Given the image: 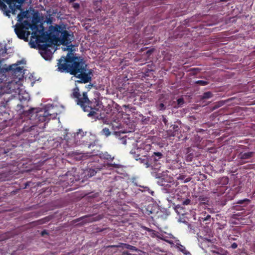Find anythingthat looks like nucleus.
I'll return each mask as SVG.
<instances>
[{
	"mask_svg": "<svg viewBox=\"0 0 255 255\" xmlns=\"http://www.w3.org/2000/svg\"><path fill=\"white\" fill-rule=\"evenodd\" d=\"M29 185V183L28 182L26 183H25V188H26L27 186Z\"/></svg>",
	"mask_w": 255,
	"mask_h": 255,
	"instance_id": "obj_49",
	"label": "nucleus"
},
{
	"mask_svg": "<svg viewBox=\"0 0 255 255\" xmlns=\"http://www.w3.org/2000/svg\"><path fill=\"white\" fill-rule=\"evenodd\" d=\"M25 15L26 14L25 13V12H23L22 13L21 12L18 14V18L19 20H20L22 19L25 16Z\"/></svg>",
	"mask_w": 255,
	"mask_h": 255,
	"instance_id": "obj_33",
	"label": "nucleus"
},
{
	"mask_svg": "<svg viewBox=\"0 0 255 255\" xmlns=\"http://www.w3.org/2000/svg\"><path fill=\"white\" fill-rule=\"evenodd\" d=\"M24 27L22 24L16 25L14 31L17 37L19 39L27 40V38L25 35V31L24 30Z\"/></svg>",
	"mask_w": 255,
	"mask_h": 255,
	"instance_id": "obj_9",
	"label": "nucleus"
},
{
	"mask_svg": "<svg viewBox=\"0 0 255 255\" xmlns=\"http://www.w3.org/2000/svg\"><path fill=\"white\" fill-rule=\"evenodd\" d=\"M159 174H160V173H157V174H156V177H157V178H159V177H160Z\"/></svg>",
	"mask_w": 255,
	"mask_h": 255,
	"instance_id": "obj_48",
	"label": "nucleus"
},
{
	"mask_svg": "<svg viewBox=\"0 0 255 255\" xmlns=\"http://www.w3.org/2000/svg\"><path fill=\"white\" fill-rule=\"evenodd\" d=\"M157 108L159 110H164L166 109V106L163 103L157 104Z\"/></svg>",
	"mask_w": 255,
	"mask_h": 255,
	"instance_id": "obj_31",
	"label": "nucleus"
},
{
	"mask_svg": "<svg viewBox=\"0 0 255 255\" xmlns=\"http://www.w3.org/2000/svg\"><path fill=\"white\" fill-rule=\"evenodd\" d=\"M176 247L184 255H191L190 253L186 249L185 247L180 244L177 243Z\"/></svg>",
	"mask_w": 255,
	"mask_h": 255,
	"instance_id": "obj_19",
	"label": "nucleus"
},
{
	"mask_svg": "<svg viewBox=\"0 0 255 255\" xmlns=\"http://www.w3.org/2000/svg\"><path fill=\"white\" fill-rule=\"evenodd\" d=\"M195 84H198L201 86H205L209 84V82L207 81L203 80H198L195 82Z\"/></svg>",
	"mask_w": 255,
	"mask_h": 255,
	"instance_id": "obj_25",
	"label": "nucleus"
},
{
	"mask_svg": "<svg viewBox=\"0 0 255 255\" xmlns=\"http://www.w3.org/2000/svg\"><path fill=\"white\" fill-rule=\"evenodd\" d=\"M213 94L211 92H206L203 94L202 96H201V100H205V99H208L212 97H213Z\"/></svg>",
	"mask_w": 255,
	"mask_h": 255,
	"instance_id": "obj_23",
	"label": "nucleus"
},
{
	"mask_svg": "<svg viewBox=\"0 0 255 255\" xmlns=\"http://www.w3.org/2000/svg\"><path fill=\"white\" fill-rule=\"evenodd\" d=\"M167 243L170 244H173V241H170V240H165Z\"/></svg>",
	"mask_w": 255,
	"mask_h": 255,
	"instance_id": "obj_45",
	"label": "nucleus"
},
{
	"mask_svg": "<svg viewBox=\"0 0 255 255\" xmlns=\"http://www.w3.org/2000/svg\"><path fill=\"white\" fill-rule=\"evenodd\" d=\"M76 220L77 221H80L81 220H82V223H83V224L87 223H91L96 221L95 220H94V218L92 216H83L77 219Z\"/></svg>",
	"mask_w": 255,
	"mask_h": 255,
	"instance_id": "obj_17",
	"label": "nucleus"
},
{
	"mask_svg": "<svg viewBox=\"0 0 255 255\" xmlns=\"http://www.w3.org/2000/svg\"><path fill=\"white\" fill-rule=\"evenodd\" d=\"M44 233H46V231H43L42 232V235H44Z\"/></svg>",
	"mask_w": 255,
	"mask_h": 255,
	"instance_id": "obj_50",
	"label": "nucleus"
},
{
	"mask_svg": "<svg viewBox=\"0 0 255 255\" xmlns=\"http://www.w3.org/2000/svg\"><path fill=\"white\" fill-rule=\"evenodd\" d=\"M87 66L83 59L75 56L71 51L58 60L57 70L79 78L76 83H87L91 80L92 73L91 70L87 71Z\"/></svg>",
	"mask_w": 255,
	"mask_h": 255,
	"instance_id": "obj_1",
	"label": "nucleus"
},
{
	"mask_svg": "<svg viewBox=\"0 0 255 255\" xmlns=\"http://www.w3.org/2000/svg\"><path fill=\"white\" fill-rule=\"evenodd\" d=\"M97 154L95 155L92 154L91 153H86L83 154L81 156L82 160H84L85 159L88 158L89 157H91L92 159L94 160H97V161H92L89 162L90 164L88 166V175L90 177L95 175L98 171H100L103 168H120L122 167V165L120 164L115 163H107V164H105L100 162V160L102 161V158L106 159L108 161H112L113 160L114 157L112 156L111 155L108 154V152L103 153L100 157L97 156Z\"/></svg>",
	"mask_w": 255,
	"mask_h": 255,
	"instance_id": "obj_2",
	"label": "nucleus"
},
{
	"mask_svg": "<svg viewBox=\"0 0 255 255\" xmlns=\"http://www.w3.org/2000/svg\"><path fill=\"white\" fill-rule=\"evenodd\" d=\"M254 153L255 152L253 151L245 153L241 152L239 154V157L241 159H249L253 156Z\"/></svg>",
	"mask_w": 255,
	"mask_h": 255,
	"instance_id": "obj_15",
	"label": "nucleus"
},
{
	"mask_svg": "<svg viewBox=\"0 0 255 255\" xmlns=\"http://www.w3.org/2000/svg\"><path fill=\"white\" fill-rule=\"evenodd\" d=\"M5 179L2 177V175L0 174V182L4 181Z\"/></svg>",
	"mask_w": 255,
	"mask_h": 255,
	"instance_id": "obj_43",
	"label": "nucleus"
},
{
	"mask_svg": "<svg viewBox=\"0 0 255 255\" xmlns=\"http://www.w3.org/2000/svg\"><path fill=\"white\" fill-rule=\"evenodd\" d=\"M180 124V123H178V124L175 123L170 126L169 129L167 131L169 136H177L180 138L181 130V127L179 126Z\"/></svg>",
	"mask_w": 255,
	"mask_h": 255,
	"instance_id": "obj_8",
	"label": "nucleus"
},
{
	"mask_svg": "<svg viewBox=\"0 0 255 255\" xmlns=\"http://www.w3.org/2000/svg\"><path fill=\"white\" fill-rule=\"evenodd\" d=\"M211 219V216L210 215H208L206 216V217L204 218H202V220L203 221H210Z\"/></svg>",
	"mask_w": 255,
	"mask_h": 255,
	"instance_id": "obj_35",
	"label": "nucleus"
},
{
	"mask_svg": "<svg viewBox=\"0 0 255 255\" xmlns=\"http://www.w3.org/2000/svg\"><path fill=\"white\" fill-rule=\"evenodd\" d=\"M41 55L45 60H48L51 57V53L49 50H45V51L41 52Z\"/></svg>",
	"mask_w": 255,
	"mask_h": 255,
	"instance_id": "obj_22",
	"label": "nucleus"
},
{
	"mask_svg": "<svg viewBox=\"0 0 255 255\" xmlns=\"http://www.w3.org/2000/svg\"><path fill=\"white\" fill-rule=\"evenodd\" d=\"M153 52V49H149L146 51V54L150 55Z\"/></svg>",
	"mask_w": 255,
	"mask_h": 255,
	"instance_id": "obj_41",
	"label": "nucleus"
},
{
	"mask_svg": "<svg viewBox=\"0 0 255 255\" xmlns=\"http://www.w3.org/2000/svg\"><path fill=\"white\" fill-rule=\"evenodd\" d=\"M99 3H101V1H96L94 2V5H98Z\"/></svg>",
	"mask_w": 255,
	"mask_h": 255,
	"instance_id": "obj_47",
	"label": "nucleus"
},
{
	"mask_svg": "<svg viewBox=\"0 0 255 255\" xmlns=\"http://www.w3.org/2000/svg\"><path fill=\"white\" fill-rule=\"evenodd\" d=\"M50 33L48 34L47 33H45L43 32L39 38H37V40L41 42L42 43H47V40L48 39V37H49Z\"/></svg>",
	"mask_w": 255,
	"mask_h": 255,
	"instance_id": "obj_20",
	"label": "nucleus"
},
{
	"mask_svg": "<svg viewBox=\"0 0 255 255\" xmlns=\"http://www.w3.org/2000/svg\"><path fill=\"white\" fill-rule=\"evenodd\" d=\"M35 126H31L30 128H24V131H30Z\"/></svg>",
	"mask_w": 255,
	"mask_h": 255,
	"instance_id": "obj_40",
	"label": "nucleus"
},
{
	"mask_svg": "<svg viewBox=\"0 0 255 255\" xmlns=\"http://www.w3.org/2000/svg\"><path fill=\"white\" fill-rule=\"evenodd\" d=\"M59 37L57 35L50 33L49 37L47 40V43L51 47L53 44H55L58 41Z\"/></svg>",
	"mask_w": 255,
	"mask_h": 255,
	"instance_id": "obj_14",
	"label": "nucleus"
},
{
	"mask_svg": "<svg viewBox=\"0 0 255 255\" xmlns=\"http://www.w3.org/2000/svg\"><path fill=\"white\" fill-rule=\"evenodd\" d=\"M70 34L69 32L66 30H63L61 33L60 42L64 45H68L71 42V39L69 38Z\"/></svg>",
	"mask_w": 255,
	"mask_h": 255,
	"instance_id": "obj_10",
	"label": "nucleus"
},
{
	"mask_svg": "<svg viewBox=\"0 0 255 255\" xmlns=\"http://www.w3.org/2000/svg\"><path fill=\"white\" fill-rule=\"evenodd\" d=\"M160 120L164 124L165 126H167L168 125V120L166 118V116L165 115H161V118Z\"/></svg>",
	"mask_w": 255,
	"mask_h": 255,
	"instance_id": "obj_26",
	"label": "nucleus"
},
{
	"mask_svg": "<svg viewBox=\"0 0 255 255\" xmlns=\"http://www.w3.org/2000/svg\"><path fill=\"white\" fill-rule=\"evenodd\" d=\"M20 61H18L17 64L9 65L5 69V71H12L14 73L19 72L22 70V68L18 67V65L20 64Z\"/></svg>",
	"mask_w": 255,
	"mask_h": 255,
	"instance_id": "obj_13",
	"label": "nucleus"
},
{
	"mask_svg": "<svg viewBox=\"0 0 255 255\" xmlns=\"http://www.w3.org/2000/svg\"><path fill=\"white\" fill-rule=\"evenodd\" d=\"M73 98L76 99L78 105H80L84 112H89L88 116L91 117L97 115L96 112L100 111L102 108V104L98 99H94L90 101L88 98L87 92H83L82 97L79 92L78 87H76L73 90L71 95Z\"/></svg>",
	"mask_w": 255,
	"mask_h": 255,
	"instance_id": "obj_3",
	"label": "nucleus"
},
{
	"mask_svg": "<svg viewBox=\"0 0 255 255\" xmlns=\"http://www.w3.org/2000/svg\"><path fill=\"white\" fill-rule=\"evenodd\" d=\"M223 105V103L222 102L216 103L213 107H212L211 108V110L212 111H213L219 108V107L222 106Z\"/></svg>",
	"mask_w": 255,
	"mask_h": 255,
	"instance_id": "obj_28",
	"label": "nucleus"
},
{
	"mask_svg": "<svg viewBox=\"0 0 255 255\" xmlns=\"http://www.w3.org/2000/svg\"><path fill=\"white\" fill-rule=\"evenodd\" d=\"M177 102L179 106H181L184 104V100L182 98L177 99Z\"/></svg>",
	"mask_w": 255,
	"mask_h": 255,
	"instance_id": "obj_32",
	"label": "nucleus"
},
{
	"mask_svg": "<svg viewBox=\"0 0 255 255\" xmlns=\"http://www.w3.org/2000/svg\"><path fill=\"white\" fill-rule=\"evenodd\" d=\"M76 0H68V3H72L74 2Z\"/></svg>",
	"mask_w": 255,
	"mask_h": 255,
	"instance_id": "obj_46",
	"label": "nucleus"
},
{
	"mask_svg": "<svg viewBox=\"0 0 255 255\" xmlns=\"http://www.w3.org/2000/svg\"><path fill=\"white\" fill-rule=\"evenodd\" d=\"M198 201L201 204H208L209 202V198L204 195L200 196L198 198Z\"/></svg>",
	"mask_w": 255,
	"mask_h": 255,
	"instance_id": "obj_21",
	"label": "nucleus"
},
{
	"mask_svg": "<svg viewBox=\"0 0 255 255\" xmlns=\"http://www.w3.org/2000/svg\"><path fill=\"white\" fill-rule=\"evenodd\" d=\"M119 121L116 122L114 121L113 122L111 123V126L112 127L111 128L114 130L115 134L117 135L118 132H120L121 131H117V129H119L121 127V123H119Z\"/></svg>",
	"mask_w": 255,
	"mask_h": 255,
	"instance_id": "obj_18",
	"label": "nucleus"
},
{
	"mask_svg": "<svg viewBox=\"0 0 255 255\" xmlns=\"http://www.w3.org/2000/svg\"><path fill=\"white\" fill-rule=\"evenodd\" d=\"M64 27L59 25H55V26H51L49 28V31L50 33L57 35L58 37L60 33H62Z\"/></svg>",
	"mask_w": 255,
	"mask_h": 255,
	"instance_id": "obj_12",
	"label": "nucleus"
},
{
	"mask_svg": "<svg viewBox=\"0 0 255 255\" xmlns=\"http://www.w3.org/2000/svg\"><path fill=\"white\" fill-rule=\"evenodd\" d=\"M50 46L48 45L47 43H43L42 44L39 45V49L41 50V51H45V50H48V48Z\"/></svg>",
	"mask_w": 255,
	"mask_h": 255,
	"instance_id": "obj_24",
	"label": "nucleus"
},
{
	"mask_svg": "<svg viewBox=\"0 0 255 255\" xmlns=\"http://www.w3.org/2000/svg\"><path fill=\"white\" fill-rule=\"evenodd\" d=\"M24 1V0H0V9L9 17L10 12L15 14L16 9L21 10V4Z\"/></svg>",
	"mask_w": 255,
	"mask_h": 255,
	"instance_id": "obj_5",
	"label": "nucleus"
},
{
	"mask_svg": "<svg viewBox=\"0 0 255 255\" xmlns=\"http://www.w3.org/2000/svg\"><path fill=\"white\" fill-rule=\"evenodd\" d=\"M146 158L142 159L140 157L136 158V160H141V162L146 165L147 167H151V168L157 171H159L161 168V159L163 158V154L160 152H153L151 154L150 153L143 155Z\"/></svg>",
	"mask_w": 255,
	"mask_h": 255,
	"instance_id": "obj_4",
	"label": "nucleus"
},
{
	"mask_svg": "<svg viewBox=\"0 0 255 255\" xmlns=\"http://www.w3.org/2000/svg\"><path fill=\"white\" fill-rule=\"evenodd\" d=\"M72 3V7L75 9L77 10L80 8V4L78 3H74L73 2Z\"/></svg>",
	"mask_w": 255,
	"mask_h": 255,
	"instance_id": "obj_34",
	"label": "nucleus"
},
{
	"mask_svg": "<svg viewBox=\"0 0 255 255\" xmlns=\"http://www.w3.org/2000/svg\"><path fill=\"white\" fill-rule=\"evenodd\" d=\"M102 132L103 134L107 136H109L111 134V132L108 128H105L102 129Z\"/></svg>",
	"mask_w": 255,
	"mask_h": 255,
	"instance_id": "obj_29",
	"label": "nucleus"
},
{
	"mask_svg": "<svg viewBox=\"0 0 255 255\" xmlns=\"http://www.w3.org/2000/svg\"><path fill=\"white\" fill-rule=\"evenodd\" d=\"M126 136L125 137H123L121 138V143L124 144H126L127 143V140L126 139Z\"/></svg>",
	"mask_w": 255,
	"mask_h": 255,
	"instance_id": "obj_37",
	"label": "nucleus"
},
{
	"mask_svg": "<svg viewBox=\"0 0 255 255\" xmlns=\"http://www.w3.org/2000/svg\"><path fill=\"white\" fill-rule=\"evenodd\" d=\"M151 145L150 144H144L141 147L143 150L148 151L151 149Z\"/></svg>",
	"mask_w": 255,
	"mask_h": 255,
	"instance_id": "obj_27",
	"label": "nucleus"
},
{
	"mask_svg": "<svg viewBox=\"0 0 255 255\" xmlns=\"http://www.w3.org/2000/svg\"><path fill=\"white\" fill-rule=\"evenodd\" d=\"M229 183V178L226 176L222 177L218 180L216 185H218L216 190L214 189L213 193L218 196L223 194L227 189L226 185Z\"/></svg>",
	"mask_w": 255,
	"mask_h": 255,
	"instance_id": "obj_7",
	"label": "nucleus"
},
{
	"mask_svg": "<svg viewBox=\"0 0 255 255\" xmlns=\"http://www.w3.org/2000/svg\"><path fill=\"white\" fill-rule=\"evenodd\" d=\"M232 249H237V247H238V245L237 243H234L232 244L231 245V247Z\"/></svg>",
	"mask_w": 255,
	"mask_h": 255,
	"instance_id": "obj_39",
	"label": "nucleus"
},
{
	"mask_svg": "<svg viewBox=\"0 0 255 255\" xmlns=\"http://www.w3.org/2000/svg\"><path fill=\"white\" fill-rule=\"evenodd\" d=\"M144 229H145V230L146 231H147V232H151V231H153L152 230H151V229H149V228H147V227H145V228H144Z\"/></svg>",
	"mask_w": 255,
	"mask_h": 255,
	"instance_id": "obj_44",
	"label": "nucleus"
},
{
	"mask_svg": "<svg viewBox=\"0 0 255 255\" xmlns=\"http://www.w3.org/2000/svg\"><path fill=\"white\" fill-rule=\"evenodd\" d=\"M191 202V200L189 199H186L183 202V204L184 205H188Z\"/></svg>",
	"mask_w": 255,
	"mask_h": 255,
	"instance_id": "obj_36",
	"label": "nucleus"
},
{
	"mask_svg": "<svg viewBox=\"0 0 255 255\" xmlns=\"http://www.w3.org/2000/svg\"><path fill=\"white\" fill-rule=\"evenodd\" d=\"M122 255H135L130 254L128 251H124L122 252Z\"/></svg>",
	"mask_w": 255,
	"mask_h": 255,
	"instance_id": "obj_38",
	"label": "nucleus"
},
{
	"mask_svg": "<svg viewBox=\"0 0 255 255\" xmlns=\"http://www.w3.org/2000/svg\"><path fill=\"white\" fill-rule=\"evenodd\" d=\"M63 178H64V180L66 181L68 184L74 182L75 180V177L70 171H68L63 176Z\"/></svg>",
	"mask_w": 255,
	"mask_h": 255,
	"instance_id": "obj_16",
	"label": "nucleus"
},
{
	"mask_svg": "<svg viewBox=\"0 0 255 255\" xmlns=\"http://www.w3.org/2000/svg\"><path fill=\"white\" fill-rule=\"evenodd\" d=\"M27 116L31 117L34 116L38 122H45L50 119L49 117L51 116V114L47 110L38 111L37 108H31L27 111Z\"/></svg>",
	"mask_w": 255,
	"mask_h": 255,
	"instance_id": "obj_6",
	"label": "nucleus"
},
{
	"mask_svg": "<svg viewBox=\"0 0 255 255\" xmlns=\"http://www.w3.org/2000/svg\"><path fill=\"white\" fill-rule=\"evenodd\" d=\"M228 239H229V240L231 241H235L237 240L236 238H233V237H231V236H229Z\"/></svg>",
	"mask_w": 255,
	"mask_h": 255,
	"instance_id": "obj_42",
	"label": "nucleus"
},
{
	"mask_svg": "<svg viewBox=\"0 0 255 255\" xmlns=\"http://www.w3.org/2000/svg\"><path fill=\"white\" fill-rule=\"evenodd\" d=\"M112 248H120L122 249H127L130 251L138 252V249L134 246L125 243H119L117 245L111 246Z\"/></svg>",
	"mask_w": 255,
	"mask_h": 255,
	"instance_id": "obj_11",
	"label": "nucleus"
},
{
	"mask_svg": "<svg viewBox=\"0 0 255 255\" xmlns=\"http://www.w3.org/2000/svg\"><path fill=\"white\" fill-rule=\"evenodd\" d=\"M200 71V69L199 68H191L189 70V71L191 72V74H192V75L197 74Z\"/></svg>",
	"mask_w": 255,
	"mask_h": 255,
	"instance_id": "obj_30",
	"label": "nucleus"
}]
</instances>
